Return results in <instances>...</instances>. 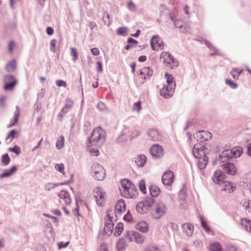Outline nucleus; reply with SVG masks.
I'll list each match as a JSON object with an SVG mask.
<instances>
[{
    "mask_svg": "<svg viewBox=\"0 0 251 251\" xmlns=\"http://www.w3.org/2000/svg\"><path fill=\"white\" fill-rule=\"evenodd\" d=\"M121 195L126 198L132 199L138 195L137 191L131 181L127 179L121 180V188H120Z\"/></svg>",
    "mask_w": 251,
    "mask_h": 251,
    "instance_id": "1",
    "label": "nucleus"
},
{
    "mask_svg": "<svg viewBox=\"0 0 251 251\" xmlns=\"http://www.w3.org/2000/svg\"><path fill=\"white\" fill-rule=\"evenodd\" d=\"M91 145H97L102 143L105 140V132L101 127L95 128L92 132L89 138Z\"/></svg>",
    "mask_w": 251,
    "mask_h": 251,
    "instance_id": "2",
    "label": "nucleus"
},
{
    "mask_svg": "<svg viewBox=\"0 0 251 251\" xmlns=\"http://www.w3.org/2000/svg\"><path fill=\"white\" fill-rule=\"evenodd\" d=\"M160 57L164 65L168 68L174 69L178 65V61L169 52L162 51Z\"/></svg>",
    "mask_w": 251,
    "mask_h": 251,
    "instance_id": "3",
    "label": "nucleus"
},
{
    "mask_svg": "<svg viewBox=\"0 0 251 251\" xmlns=\"http://www.w3.org/2000/svg\"><path fill=\"white\" fill-rule=\"evenodd\" d=\"M91 173L93 177L98 180H102L106 175L104 168L97 163L93 164L91 167Z\"/></svg>",
    "mask_w": 251,
    "mask_h": 251,
    "instance_id": "4",
    "label": "nucleus"
},
{
    "mask_svg": "<svg viewBox=\"0 0 251 251\" xmlns=\"http://www.w3.org/2000/svg\"><path fill=\"white\" fill-rule=\"evenodd\" d=\"M114 213L113 211H110L107 212L106 215V222L105 223V227L104 228V232L107 234H110L112 233L113 229V221L116 220V216L113 217Z\"/></svg>",
    "mask_w": 251,
    "mask_h": 251,
    "instance_id": "5",
    "label": "nucleus"
},
{
    "mask_svg": "<svg viewBox=\"0 0 251 251\" xmlns=\"http://www.w3.org/2000/svg\"><path fill=\"white\" fill-rule=\"evenodd\" d=\"M166 210V206L164 203L162 202L156 203L151 213L152 217L154 219H159L165 214Z\"/></svg>",
    "mask_w": 251,
    "mask_h": 251,
    "instance_id": "6",
    "label": "nucleus"
},
{
    "mask_svg": "<svg viewBox=\"0 0 251 251\" xmlns=\"http://www.w3.org/2000/svg\"><path fill=\"white\" fill-rule=\"evenodd\" d=\"M94 197L99 206H102L105 201V194L103 190L99 187H96L93 191Z\"/></svg>",
    "mask_w": 251,
    "mask_h": 251,
    "instance_id": "7",
    "label": "nucleus"
},
{
    "mask_svg": "<svg viewBox=\"0 0 251 251\" xmlns=\"http://www.w3.org/2000/svg\"><path fill=\"white\" fill-rule=\"evenodd\" d=\"M150 44L152 50L155 51L162 50L164 48V43L159 36H153Z\"/></svg>",
    "mask_w": 251,
    "mask_h": 251,
    "instance_id": "8",
    "label": "nucleus"
},
{
    "mask_svg": "<svg viewBox=\"0 0 251 251\" xmlns=\"http://www.w3.org/2000/svg\"><path fill=\"white\" fill-rule=\"evenodd\" d=\"M153 71L149 67H143L140 69V73L138 75V80L141 84L144 83L145 81L149 79L152 75Z\"/></svg>",
    "mask_w": 251,
    "mask_h": 251,
    "instance_id": "9",
    "label": "nucleus"
},
{
    "mask_svg": "<svg viewBox=\"0 0 251 251\" xmlns=\"http://www.w3.org/2000/svg\"><path fill=\"white\" fill-rule=\"evenodd\" d=\"M163 183L167 186H171L174 181V173L171 171L165 172L162 176Z\"/></svg>",
    "mask_w": 251,
    "mask_h": 251,
    "instance_id": "10",
    "label": "nucleus"
},
{
    "mask_svg": "<svg viewBox=\"0 0 251 251\" xmlns=\"http://www.w3.org/2000/svg\"><path fill=\"white\" fill-rule=\"evenodd\" d=\"M59 202L62 205L69 204L71 202V199L69 193L64 190L61 191L59 194Z\"/></svg>",
    "mask_w": 251,
    "mask_h": 251,
    "instance_id": "11",
    "label": "nucleus"
},
{
    "mask_svg": "<svg viewBox=\"0 0 251 251\" xmlns=\"http://www.w3.org/2000/svg\"><path fill=\"white\" fill-rule=\"evenodd\" d=\"M151 200H146L139 202L136 205V210L138 212L144 213L151 206L152 203Z\"/></svg>",
    "mask_w": 251,
    "mask_h": 251,
    "instance_id": "12",
    "label": "nucleus"
},
{
    "mask_svg": "<svg viewBox=\"0 0 251 251\" xmlns=\"http://www.w3.org/2000/svg\"><path fill=\"white\" fill-rule=\"evenodd\" d=\"M222 168L224 171L228 175L233 176L237 172V169L233 163H225L222 165Z\"/></svg>",
    "mask_w": 251,
    "mask_h": 251,
    "instance_id": "13",
    "label": "nucleus"
},
{
    "mask_svg": "<svg viewBox=\"0 0 251 251\" xmlns=\"http://www.w3.org/2000/svg\"><path fill=\"white\" fill-rule=\"evenodd\" d=\"M174 89L175 87L166 85L161 89L160 93L162 96L165 98H168L172 96Z\"/></svg>",
    "mask_w": 251,
    "mask_h": 251,
    "instance_id": "14",
    "label": "nucleus"
},
{
    "mask_svg": "<svg viewBox=\"0 0 251 251\" xmlns=\"http://www.w3.org/2000/svg\"><path fill=\"white\" fill-rule=\"evenodd\" d=\"M9 78L13 79L12 75H7L5 76L4 79L5 85L3 87V89L5 91L12 90L17 83V80H14L13 82L8 81Z\"/></svg>",
    "mask_w": 251,
    "mask_h": 251,
    "instance_id": "15",
    "label": "nucleus"
},
{
    "mask_svg": "<svg viewBox=\"0 0 251 251\" xmlns=\"http://www.w3.org/2000/svg\"><path fill=\"white\" fill-rule=\"evenodd\" d=\"M151 154L156 157H160L163 155V149L159 145H154L150 149Z\"/></svg>",
    "mask_w": 251,
    "mask_h": 251,
    "instance_id": "16",
    "label": "nucleus"
},
{
    "mask_svg": "<svg viewBox=\"0 0 251 251\" xmlns=\"http://www.w3.org/2000/svg\"><path fill=\"white\" fill-rule=\"evenodd\" d=\"M115 212L119 214H121L125 212L126 210V204L123 200H119L116 203L115 206Z\"/></svg>",
    "mask_w": 251,
    "mask_h": 251,
    "instance_id": "17",
    "label": "nucleus"
},
{
    "mask_svg": "<svg viewBox=\"0 0 251 251\" xmlns=\"http://www.w3.org/2000/svg\"><path fill=\"white\" fill-rule=\"evenodd\" d=\"M236 189V185L233 182L226 181L222 186V190L225 191L229 193L233 192Z\"/></svg>",
    "mask_w": 251,
    "mask_h": 251,
    "instance_id": "18",
    "label": "nucleus"
},
{
    "mask_svg": "<svg viewBox=\"0 0 251 251\" xmlns=\"http://www.w3.org/2000/svg\"><path fill=\"white\" fill-rule=\"evenodd\" d=\"M212 180L215 183H222L224 180V175L222 172L220 170L216 171L212 176Z\"/></svg>",
    "mask_w": 251,
    "mask_h": 251,
    "instance_id": "19",
    "label": "nucleus"
},
{
    "mask_svg": "<svg viewBox=\"0 0 251 251\" xmlns=\"http://www.w3.org/2000/svg\"><path fill=\"white\" fill-rule=\"evenodd\" d=\"M183 231L188 237L192 236L194 230V226L190 223H185L182 225Z\"/></svg>",
    "mask_w": 251,
    "mask_h": 251,
    "instance_id": "20",
    "label": "nucleus"
},
{
    "mask_svg": "<svg viewBox=\"0 0 251 251\" xmlns=\"http://www.w3.org/2000/svg\"><path fill=\"white\" fill-rule=\"evenodd\" d=\"M197 136L198 138L201 140V141L208 140L212 137V135L210 132L203 130L199 131L197 133Z\"/></svg>",
    "mask_w": 251,
    "mask_h": 251,
    "instance_id": "21",
    "label": "nucleus"
},
{
    "mask_svg": "<svg viewBox=\"0 0 251 251\" xmlns=\"http://www.w3.org/2000/svg\"><path fill=\"white\" fill-rule=\"evenodd\" d=\"M240 225L247 231L251 233V221L246 218H243L240 220Z\"/></svg>",
    "mask_w": 251,
    "mask_h": 251,
    "instance_id": "22",
    "label": "nucleus"
},
{
    "mask_svg": "<svg viewBox=\"0 0 251 251\" xmlns=\"http://www.w3.org/2000/svg\"><path fill=\"white\" fill-rule=\"evenodd\" d=\"M136 228L141 232L146 233L149 230L148 225L145 221H141L136 225Z\"/></svg>",
    "mask_w": 251,
    "mask_h": 251,
    "instance_id": "23",
    "label": "nucleus"
},
{
    "mask_svg": "<svg viewBox=\"0 0 251 251\" xmlns=\"http://www.w3.org/2000/svg\"><path fill=\"white\" fill-rule=\"evenodd\" d=\"M232 153L230 150H226L222 152L220 158L222 162H225L232 157Z\"/></svg>",
    "mask_w": 251,
    "mask_h": 251,
    "instance_id": "24",
    "label": "nucleus"
},
{
    "mask_svg": "<svg viewBox=\"0 0 251 251\" xmlns=\"http://www.w3.org/2000/svg\"><path fill=\"white\" fill-rule=\"evenodd\" d=\"M135 161L138 167H143L147 161V157L144 154L138 155Z\"/></svg>",
    "mask_w": 251,
    "mask_h": 251,
    "instance_id": "25",
    "label": "nucleus"
},
{
    "mask_svg": "<svg viewBox=\"0 0 251 251\" xmlns=\"http://www.w3.org/2000/svg\"><path fill=\"white\" fill-rule=\"evenodd\" d=\"M126 244L124 238H120L117 242L116 247L117 251H123L126 248Z\"/></svg>",
    "mask_w": 251,
    "mask_h": 251,
    "instance_id": "26",
    "label": "nucleus"
},
{
    "mask_svg": "<svg viewBox=\"0 0 251 251\" xmlns=\"http://www.w3.org/2000/svg\"><path fill=\"white\" fill-rule=\"evenodd\" d=\"M20 109L18 106L16 107V110L14 113L13 120L11 122V123L7 126L8 127H11L15 126L18 122L19 116L20 115Z\"/></svg>",
    "mask_w": 251,
    "mask_h": 251,
    "instance_id": "27",
    "label": "nucleus"
},
{
    "mask_svg": "<svg viewBox=\"0 0 251 251\" xmlns=\"http://www.w3.org/2000/svg\"><path fill=\"white\" fill-rule=\"evenodd\" d=\"M149 136L151 139L153 140H157L160 138L159 132L155 129H151L148 132Z\"/></svg>",
    "mask_w": 251,
    "mask_h": 251,
    "instance_id": "28",
    "label": "nucleus"
},
{
    "mask_svg": "<svg viewBox=\"0 0 251 251\" xmlns=\"http://www.w3.org/2000/svg\"><path fill=\"white\" fill-rule=\"evenodd\" d=\"M17 171V167L16 166L12 167L10 169L6 170L1 175L0 177L3 178L9 177L14 174Z\"/></svg>",
    "mask_w": 251,
    "mask_h": 251,
    "instance_id": "29",
    "label": "nucleus"
},
{
    "mask_svg": "<svg viewBox=\"0 0 251 251\" xmlns=\"http://www.w3.org/2000/svg\"><path fill=\"white\" fill-rule=\"evenodd\" d=\"M232 153V157L237 158L239 157L243 152V149L242 148L238 147H235L230 150Z\"/></svg>",
    "mask_w": 251,
    "mask_h": 251,
    "instance_id": "30",
    "label": "nucleus"
},
{
    "mask_svg": "<svg viewBox=\"0 0 251 251\" xmlns=\"http://www.w3.org/2000/svg\"><path fill=\"white\" fill-rule=\"evenodd\" d=\"M77 204H78L77 203ZM87 209V207L85 205H83L81 203L80 205H77V207L75 208L73 210L74 214L77 216H81L82 214L83 213L82 210L83 208Z\"/></svg>",
    "mask_w": 251,
    "mask_h": 251,
    "instance_id": "31",
    "label": "nucleus"
},
{
    "mask_svg": "<svg viewBox=\"0 0 251 251\" xmlns=\"http://www.w3.org/2000/svg\"><path fill=\"white\" fill-rule=\"evenodd\" d=\"M209 249L210 251H223L221 244L217 242L210 244Z\"/></svg>",
    "mask_w": 251,
    "mask_h": 251,
    "instance_id": "32",
    "label": "nucleus"
},
{
    "mask_svg": "<svg viewBox=\"0 0 251 251\" xmlns=\"http://www.w3.org/2000/svg\"><path fill=\"white\" fill-rule=\"evenodd\" d=\"M165 77L167 81V85L171 86V87H175V82L174 78L171 75L166 73Z\"/></svg>",
    "mask_w": 251,
    "mask_h": 251,
    "instance_id": "33",
    "label": "nucleus"
},
{
    "mask_svg": "<svg viewBox=\"0 0 251 251\" xmlns=\"http://www.w3.org/2000/svg\"><path fill=\"white\" fill-rule=\"evenodd\" d=\"M124 230V225L122 223H118L117 224L114 235L116 236H120Z\"/></svg>",
    "mask_w": 251,
    "mask_h": 251,
    "instance_id": "34",
    "label": "nucleus"
},
{
    "mask_svg": "<svg viewBox=\"0 0 251 251\" xmlns=\"http://www.w3.org/2000/svg\"><path fill=\"white\" fill-rule=\"evenodd\" d=\"M16 68V61L15 60H12L9 62L6 66V69L8 72H13Z\"/></svg>",
    "mask_w": 251,
    "mask_h": 251,
    "instance_id": "35",
    "label": "nucleus"
},
{
    "mask_svg": "<svg viewBox=\"0 0 251 251\" xmlns=\"http://www.w3.org/2000/svg\"><path fill=\"white\" fill-rule=\"evenodd\" d=\"M150 191L151 195L153 197H156L160 193L159 188L155 185H151L150 187Z\"/></svg>",
    "mask_w": 251,
    "mask_h": 251,
    "instance_id": "36",
    "label": "nucleus"
},
{
    "mask_svg": "<svg viewBox=\"0 0 251 251\" xmlns=\"http://www.w3.org/2000/svg\"><path fill=\"white\" fill-rule=\"evenodd\" d=\"M207 162L208 159L206 156H204L202 158H200L198 162V165L199 168L201 170L203 169L206 167Z\"/></svg>",
    "mask_w": 251,
    "mask_h": 251,
    "instance_id": "37",
    "label": "nucleus"
},
{
    "mask_svg": "<svg viewBox=\"0 0 251 251\" xmlns=\"http://www.w3.org/2000/svg\"><path fill=\"white\" fill-rule=\"evenodd\" d=\"M242 205L246 212L248 213L251 212V201L250 200H244L243 201Z\"/></svg>",
    "mask_w": 251,
    "mask_h": 251,
    "instance_id": "38",
    "label": "nucleus"
},
{
    "mask_svg": "<svg viewBox=\"0 0 251 251\" xmlns=\"http://www.w3.org/2000/svg\"><path fill=\"white\" fill-rule=\"evenodd\" d=\"M145 240L144 236L135 231L134 241L137 244L143 243Z\"/></svg>",
    "mask_w": 251,
    "mask_h": 251,
    "instance_id": "39",
    "label": "nucleus"
},
{
    "mask_svg": "<svg viewBox=\"0 0 251 251\" xmlns=\"http://www.w3.org/2000/svg\"><path fill=\"white\" fill-rule=\"evenodd\" d=\"M242 71V69L239 68H234L230 72V74L234 79H238V77Z\"/></svg>",
    "mask_w": 251,
    "mask_h": 251,
    "instance_id": "40",
    "label": "nucleus"
},
{
    "mask_svg": "<svg viewBox=\"0 0 251 251\" xmlns=\"http://www.w3.org/2000/svg\"><path fill=\"white\" fill-rule=\"evenodd\" d=\"M64 137L63 135H61L59 138L57 139L56 143V147L58 149H61L62 148H63L64 146Z\"/></svg>",
    "mask_w": 251,
    "mask_h": 251,
    "instance_id": "41",
    "label": "nucleus"
},
{
    "mask_svg": "<svg viewBox=\"0 0 251 251\" xmlns=\"http://www.w3.org/2000/svg\"><path fill=\"white\" fill-rule=\"evenodd\" d=\"M135 231L133 230H128L126 231L125 237L129 241L133 242L134 240V235Z\"/></svg>",
    "mask_w": 251,
    "mask_h": 251,
    "instance_id": "42",
    "label": "nucleus"
},
{
    "mask_svg": "<svg viewBox=\"0 0 251 251\" xmlns=\"http://www.w3.org/2000/svg\"><path fill=\"white\" fill-rule=\"evenodd\" d=\"M18 135V133L15 130H12L9 133L6 139H10V141L11 142L13 139Z\"/></svg>",
    "mask_w": 251,
    "mask_h": 251,
    "instance_id": "43",
    "label": "nucleus"
},
{
    "mask_svg": "<svg viewBox=\"0 0 251 251\" xmlns=\"http://www.w3.org/2000/svg\"><path fill=\"white\" fill-rule=\"evenodd\" d=\"M71 54L73 56V60L75 61L78 58V52L76 48H72L71 49Z\"/></svg>",
    "mask_w": 251,
    "mask_h": 251,
    "instance_id": "44",
    "label": "nucleus"
},
{
    "mask_svg": "<svg viewBox=\"0 0 251 251\" xmlns=\"http://www.w3.org/2000/svg\"><path fill=\"white\" fill-rule=\"evenodd\" d=\"M117 34L119 35L125 36L127 32V28L126 27H122L117 29Z\"/></svg>",
    "mask_w": 251,
    "mask_h": 251,
    "instance_id": "45",
    "label": "nucleus"
},
{
    "mask_svg": "<svg viewBox=\"0 0 251 251\" xmlns=\"http://www.w3.org/2000/svg\"><path fill=\"white\" fill-rule=\"evenodd\" d=\"M55 168L56 170H57L62 174L64 175L65 174L64 171V165L63 163L56 164L55 166Z\"/></svg>",
    "mask_w": 251,
    "mask_h": 251,
    "instance_id": "46",
    "label": "nucleus"
},
{
    "mask_svg": "<svg viewBox=\"0 0 251 251\" xmlns=\"http://www.w3.org/2000/svg\"><path fill=\"white\" fill-rule=\"evenodd\" d=\"M139 187L141 191L143 192L144 194H146L147 192V189L146 187V183L144 180H141L139 182Z\"/></svg>",
    "mask_w": 251,
    "mask_h": 251,
    "instance_id": "47",
    "label": "nucleus"
},
{
    "mask_svg": "<svg viewBox=\"0 0 251 251\" xmlns=\"http://www.w3.org/2000/svg\"><path fill=\"white\" fill-rule=\"evenodd\" d=\"M141 104L142 102L140 100L135 103L133 106L132 110L135 111L139 112L141 109Z\"/></svg>",
    "mask_w": 251,
    "mask_h": 251,
    "instance_id": "48",
    "label": "nucleus"
},
{
    "mask_svg": "<svg viewBox=\"0 0 251 251\" xmlns=\"http://www.w3.org/2000/svg\"><path fill=\"white\" fill-rule=\"evenodd\" d=\"M2 162L4 165H7L10 162V158L8 154L6 153L2 155Z\"/></svg>",
    "mask_w": 251,
    "mask_h": 251,
    "instance_id": "49",
    "label": "nucleus"
},
{
    "mask_svg": "<svg viewBox=\"0 0 251 251\" xmlns=\"http://www.w3.org/2000/svg\"><path fill=\"white\" fill-rule=\"evenodd\" d=\"M8 150L10 151L15 152L17 155H19L21 153L20 148L17 146H15L13 148H9Z\"/></svg>",
    "mask_w": 251,
    "mask_h": 251,
    "instance_id": "50",
    "label": "nucleus"
},
{
    "mask_svg": "<svg viewBox=\"0 0 251 251\" xmlns=\"http://www.w3.org/2000/svg\"><path fill=\"white\" fill-rule=\"evenodd\" d=\"M226 83L233 89H235L237 87V84L236 83L228 79H226Z\"/></svg>",
    "mask_w": 251,
    "mask_h": 251,
    "instance_id": "51",
    "label": "nucleus"
},
{
    "mask_svg": "<svg viewBox=\"0 0 251 251\" xmlns=\"http://www.w3.org/2000/svg\"><path fill=\"white\" fill-rule=\"evenodd\" d=\"M132 216L130 213L129 211H127V213L124 216V220L127 222H130L132 220Z\"/></svg>",
    "mask_w": 251,
    "mask_h": 251,
    "instance_id": "52",
    "label": "nucleus"
},
{
    "mask_svg": "<svg viewBox=\"0 0 251 251\" xmlns=\"http://www.w3.org/2000/svg\"><path fill=\"white\" fill-rule=\"evenodd\" d=\"M127 7L130 10L133 11H135L137 8L135 4L132 1L128 2Z\"/></svg>",
    "mask_w": 251,
    "mask_h": 251,
    "instance_id": "53",
    "label": "nucleus"
},
{
    "mask_svg": "<svg viewBox=\"0 0 251 251\" xmlns=\"http://www.w3.org/2000/svg\"><path fill=\"white\" fill-rule=\"evenodd\" d=\"M201 226L205 230V231H209L210 229L208 226V225H207V223H206V222L204 221L203 219L202 218H201Z\"/></svg>",
    "mask_w": 251,
    "mask_h": 251,
    "instance_id": "54",
    "label": "nucleus"
},
{
    "mask_svg": "<svg viewBox=\"0 0 251 251\" xmlns=\"http://www.w3.org/2000/svg\"><path fill=\"white\" fill-rule=\"evenodd\" d=\"M127 43L132 45V47L138 44V42L136 40L131 37H129L127 39Z\"/></svg>",
    "mask_w": 251,
    "mask_h": 251,
    "instance_id": "55",
    "label": "nucleus"
},
{
    "mask_svg": "<svg viewBox=\"0 0 251 251\" xmlns=\"http://www.w3.org/2000/svg\"><path fill=\"white\" fill-rule=\"evenodd\" d=\"M70 244V242H67L66 243H64L63 242H61L59 243H58L57 245L58 247V248L59 249L62 248H66Z\"/></svg>",
    "mask_w": 251,
    "mask_h": 251,
    "instance_id": "56",
    "label": "nucleus"
},
{
    "mask_svg": "<svg viewBox=\"0 0 251 251\" xmlns=\"http://www.w3.org/2000/svg\"><path fill=\"white\" fill-rule=\"evenodd\" d=\"M56 41L55 39H52L51 40L50 44V50L52 51H55V46H56Z\"/></svg>",
    "mask_w": 251,
    "mask_h": 251,
    "instance_id": "57",
    "label": "nucleus"
},
{
    "mask_svg": "<svg viewBox=\"0 0 251 251\" xmlns=\"http://www.w3.org/2000/svg\"><path fill=\"white\" fill-rule=\"evenodd\" d=\"M56 84L58 87H66L67 83L65 81L62 80H58L56 81Z\"/></svg>",
    "mask_w": 251,
    "mask_h": 251,
    "instance_id": "58",
    "label": "nucleus"
},
{
    "mask_svg": "<svg viewBox=\"0 0 251 251\" xmlns=\"http://www.w3.org/2000/svg\"><path fill=\"white\" fill-rule=\"evenodd\" d=\"M15 46V43H14V41H11L9 43L8 49H9V51L10 53H11L12 52Z\"/></svg>",
    "mask_w": 251,
    "mask_h": 251,
    "instance_id": "59",
    "label": "nucleus"
},
{
    "mask_svg": "<svg viewBox=\"0 0 251 251\" xmlns=\"http://www.w3.org/2000/svg\"><path fill=\"white\" fill-rule=\"evenodd\" d=\"M6 96H1L0 97V106L3 107L5 105Z\"/></svg>",
    "mask_w": 251,
    "mask_h": 251,
    "instance_id": "60",
    "label": "nucleus"
},
{
    "mask_svg": "<svg viewBox=\"0 0 251 251\" xmlns=\"http://www.w3.org/2000/svg\"><path fill=\"white\" fill-rule=\"evenodd\" d=\"M237 248L232 245H228L227 247L226 251H236Z\"/></svg>",
    "mask_w": 251,
    "mask_h": 251,
    "instance_id": "61",
    "label": "nucleus"
},
{
    "mask_svg": "<svg viewBox=\"0 0 251 251\" xmlns=\"http://www.w3.org/2000/svg\"><path fill=\"white\" fill-rule=\"evenodd\" d=\"M92 53L94 55H98L100 54V50L98 48H94L91 49V50Z\"/></svg>",
    "mask_w": 251,
    "mask_h": 251,
    "instance_id": "62",
    "label": "nucleus"
},
{
    "mask_svg": "<svg viewBox=\"0 0 251 251\" xmlns=\"http://www.w3.org/2000/svg\"><path fill=\"white\" fill-rule=\"evenodd\" d=\"M97 107L100 110H103L105 108V104L102 102H100L98 103L97 105Z\"/></svg>",
    "mask_w": 251,
    "mask_h": 251,
    "instance_id": "63",
    "label": "nucleus"
},
{
    "mask_svg": "<svg viewBox=\"0 0 251 251\" xmlns=\"http://www.w3.org/2000/svg\"><path fill=\"white\" fill-rule=\"evenodd\" d=\"M100 251H108L107 246L105 243H103L101 245Z\"/></svg>",
    "mask_w": 251,
    "mask_h": 251,
    "instance_id": "64",
    "label": "nucleus"
}]
</instances>
